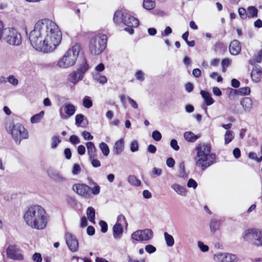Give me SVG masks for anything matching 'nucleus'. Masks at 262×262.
<instances>
[{"label": "nucleus", "instance_id": "1", "mask_svg": "<svg viewBox=\"0 0 262 262\" xmlns=\"http://www.w3.org/2000/svg\"><path fill=\"white\" fill-rule=\"evenodd\" d=\"M61 33L58 26L49 19L38 21L29 34L32 47L43 53L53 51L60 43Z\"/></svg>", "mask_w": 262, "mask_h": 262}, {"label": "nucleus", "instance_id": "2", "mask_svg": "<svg viewBox=\"0 0 262 262\" xmlns=\"http://www.w3.org/2000/svg\"><path fill=\"white\" fill-rule=\"evenodd\" d=\"M24 220L29 227L37 230L46 228L48 219L45 209L39 205L29 207L24 215Z\"/></svg>", "mask_w": 262, "mask_h": 262}, {"label": "nucleus", "instance_id": "3", "mask_svg": "<svg viewBox=\"0 0 262 262\" xmlns=\"http://www.w3.org/2000/svg\"><path fill=\"white\" fill-rule=\"evenodd\" d=\"M197 156L195 158L198 167L204 170L215 162V155L211 153L210 144H200L196 147Z\"/></svg>", "mask_w": 262, "mask_h": 262}, {"label": "nucleus", "instance_id": "4", "mask_svg": "<svg viewBox=\"0 0 262 262\" xmlns=\"http://www.w3.org/2000/svg\"><path fill=\"white\" fill-rule=\"evenodd\" d=\"M242 239L254 247H262V229L257 228L245 230L241 235Z\"/></svg>", "mask_w": 262, "mask_h": 262}, {"label": "nucleus", "instance_id": "5", "mask_svg": "<svg viewBox=\"0 0 262 262\" xmlns=\"http://www.w3.org/2000/svg\"><path fill=\"white\" fill-rule=\"evenodd\" d=\"M5 128L17 144H19L22 140L27 139L29 137L27 130L19 123H7Z\"/></svg>", "mask_w": 262, "mask_h": 262}, {"label": "nucleus", "instance_id": "6", "mask_svg": "<svg viewBox=\"0 0 262 262\" xmlns=\"http://www.w3.org/2000/svg\"><path fill=\"white\" fill-rule=\"evenodd\" d=\"M79 45L75 44L69 49L58 61L57 65L61 68H67L75 64L80 51Z\"/></svg>", "mask_w": 262, "mask_h": 262}, {"label": "nucleus", "instance_id": "7", "mask_svg": "<svg viewBox=\"0 0 262 262\" xmlns=\"http://www.w3.org/2000/svg\"><path fill=\"white\" fill-rule=\"evenodd\" d=\"M107 38L104 34H98L92 36L89 41V49L91 54H100L105 49Z\"/></svg>", "mask_w": 262, "mask_h": 262}, {"label": "nucleus", "instance_id": "8", "mask_svg": "<svg viewBox=\"0 0 262 262\" xmlns=\"http://www.w3.org/2000/svg\"><path fill=\"white\" fill-rule=\"evenodd\" d=\"M113 20L116 24L123 23L125 25L138 26L139 20L127 12L117 11L114 14Z\"/></svg>", "mask_w": 262, "mask_h": 262}, {"label": "nucleus", "instance_id": "9", "mask_svg": "<svg viewBox=\"0 0 262 262\" xmlns=\"http://www.w3.org/2000/svg\"><path fill=\"white\" fill-rule=\"evenodd\" d=\"M4 40L8 44L13 46H19L22 42V37L20 33L13 28L5 30Z\"/></svg>", "mask_w": 262, "mask_h": 262}, {"label": "nucleus", "instance_id": "10", "mask_svg": "<svg viewBox=\"0 0 262 262\" xmlns=\"http://www.w3.org/2000/svg\"><path fill=\"white\" fill-rule=\"evenodd\" d=\"M153 237V232L150 229L138 230L133 232L131 235L133 239L136 241H147Z\"/></svg>", "mask_w": 262, "mask_h": 262}, {"label": "nucleus", "instance_id": "11", "mask_svg": "<svg viewBox=\"0 0 262 262\" xmlns=\"http://www.w3.org/2000/svg\"><path fill=\"white\" fill-rule=\"evenodd\" d=\"M7 257L14 260H22L24 259L21 249L16 245H9L6 250Z\"/></svg>", "mask_w": 262, "mask_h": 262}, {"label": "nucleus", "instance_id": "12", "mask_svg": "<svg viewBox=\"0 0 262 262\" xmlns=\"http://www.w3.org/2000/svg\"><path fill=\"white\" fill-rule=\"evenodd\" d=\"M73 189L78 194L82 196L85 198H89L91 197V187L86 184H74L73 186Z\"/></svg>", "mask_w": 262, "mask_h": 262}, {"label": "nucleus", "instance_id": "13", "mask_svg": "<svg viewBox=\"0 0 262 262\" xmlns=\"http://www.w3.org/2000/svg\"><path fill=\"white\" fill-rule=\"evenodd\" d=\"M66 244L72 252H76L78 249V242L76 237L70 233L65 234Z\"/></svg>", "mask_w": 262, "mask_h": 262}, {"label": "nucleus", "instance_id": "14", "mask_svg": "<svg viewBox=\"0 0 262 262\" xmlns=\"http://www.w3.org/2000/svg\"><path fill=\"white\" fill-rule=\"evenodd\" d=\"M229 51L232 55H237L241 51V42L236 39L232 41L229 46Z\"/></svg>", "mask_w": 262, "mask_h": 262}, {"label": "nucleus", "instance_id": "15", "mask_svg": "<svg viewBox=\"0 0 262 262\" xmlns=\"http://www.w3.org/2000/svg\"><path fill=\"white\" fill-rule=\"evenodd\" d=\"M47 173L48 176L56 182L60 183L66 180V179L60 173L52 168L49 169Z\"/></svg>", "mask_w": 262, "mask_h": 262}, {"label": "nucleus", "instance_id": "16", "mask_svg": "<svg viewBox=\"0 0 262 262\" xmlns=\"http://www.w3.org/2000/svg\"><path fill=\"white\" fill-rule=\"evenodd\" d=\"M262 71L260 68L255 67L253 69L251 73V77L252 80L254 82H258L261 78Z\"/></svg>", "mask_w": 262, "mask_h": 262}, {"label": "nucleus", "instance_id": "17", "mask_svg": "<svg viewBox=\"0 0 262 262\" xmlns=\"http://www.w3.org/2000/svg\"><path fill=\"white\" fill-rule=\"evenodd\" d=\"M123 227L121 223H117L113 228V236L116 239L121 238L123 233Z\"/></svg>", "mask_w": 262, "mask_h": 262}, {"label": "nucleus", "instance_id": "18", "mask_svg": "<svg viewBox=\"0 0 262 262\" xmlns=\"http://www.w3.org/2000/svg\"><path fill=\"white\" fill-rule=\"evenodd\" d=\"M85 145L87 148L89 159L96 158L97 157L96 148L94 144L92 142H88L86 143Z\"/></svg>", "mask_w": 262, "mask_h": 262}, {"label": "nucleus", "instance_id": "19", "mask_svg": "<svg viewBox=\"0 0 262 262\" xmlns=\"http://www.w3.org/2000/svg\"><path fill=\"white\" fill-rule=\"evenodd\" d=\"M241 104L245 112H250L252 108L253 103L249 97H245L241 101Z\"/></svg>", "mask_w": 262, "mask_h": 262}, {"label": "nucleus", "instance_id": "20", "mask_svg": "<svg viewBox=\"0 0 262 262\" xmlns=\"http://www.w3.org/2000/svg\"><path fill=\"white\" fill-rule=\"evenodd\" d=\"M80 73L77 70L74 71L68 76V79L73 84H76L79 81L81 80L83 77L82 76L80 77Z\"/></svg>", "mask_w": 262, "mask_h": 262}, {"label": "nucleus", "instance_id": "21", "mask_svg": "<svg viewBox=\"0 0 262 262\" xmlns=\"http://www.w3.org/2000/svg\"><path fill=\"white\" fill-rule=\"evenodd\" d=\"M200 94L204 99L206 105H210L214 102L211 94L208 92L201 90Z\"/></svg>", "mask_w": 262, "mask_h": 262}, {"label": "nucleus", "instance_id": "22", "mask_svg": "<svg viewBox=\"0 0 262 262\" xmlns=\"http://www.w3.org/2000/svg\"><path fill=\"white\" fill-rule=\"evenodd\" d=\"M89 69V66L85 58H83L79 64V67L77 70L80 73V76L81 77L82 76L83 77V75L88 71Z\"/></svg>", "mask_w": 262, "mask_h": 262}, {"label": "nucleus", "instance_id": "23", "mask_svg": "<svg viewBox=\"0 0 262 262\" xmlns=\"http://www.w3.org/2000/svg\"><path fill=\"white\" fill-rule=\"evenodd\" d=\"M123 148L124 140L123 139H121L115 142L114 146V152L116 155H118L122 152Z\"/></svg>", "mask_w": 262, "mask_h": 262}, {"label": "nucleus", "instance_id": "24", "mask_svg": "<svg viewBox=\"0 0 262 262\" xmlns=\"http://www.w3.org/2000/svg\"><path fill=\"white\" fill-rule=\"evenodd\" d=\"M171 187L177 192L178 194L182 196H186L187 191L186 189L182 186L178 184H173L171 185Z\"/></svg>", "mask_w": 262, "mask_h": 262}, {"label": "nucleus", "instance_id": "25", "mask_svg": "<svg viewBox=\"0 0 262 262\" xmlns=\"http://www.w3.org/2000/svg\"><path fill=\"white\" fill-rule=\"evenodd\" d=\"M76 110V107L72 104L68 103L64 105V111L68 117H71L74 115L75 113Z\"/></svg>", "mask_w": 262, "mask_h": 262}, {"label": "nucleus", "instance_id": "26", "mask_svg": "<svg viewBox=\"0 0 262 262\" xmlns=\"http://www.w3.org/2000/svg\"><path fill=\"white\" fill-rule=\"evenodd\" d=\"M86 214L89 220L93 224H95V210L92 207H89L86 210Z\"/></svg>", "mask_w": 262, "mask_h": 262}, {"label": "nucleus", "instance_id": "27", "mask_svg": "<svg viewBox=\"0 0 262 262\" xmlns=\"http://www.w3.org/2000/svg\"><path fill=\"white\" fill-rule=\"evenodd\" d=\"M184 137L186 141L190 142H195L199 137V136L195 135L191 132H185L184 134Z\"/></svg>", "mask_w": 262, "mask_h": 262}, {"label": "nucleus", "instance_id": "28", "mask_svg": "<svg viewBox=\"0 0 262 262\" xmlns=\"http://www.w3.org/2000/svg\"><path fill=\"white\" fill-rule=\"evenodd\" d=\"M127 181L130 185L138 187L141 185V181L134 175H129L127 178Z\"/></svg>", "mask_w": 262, "mask_h": 262}, {"label": "nucleus", "instance_id": "29", "mask_svg": "<svg viewBox=\"0 0 262 262\" xmlns=\"http://www.w3.org/2000/svg\"><path fill=\"white\" fill-rule=\"evenodd\" d=\"M94 80L101 84H104L107 82V78L105 76L100 75L99 73L94 72L93 74Z\"/></svg>", "mask_w": 262, "mask_h": 262}, {"label": "nucleus", "instance_id": "30", "mask_svg": "<svg viewBox=\"0 0 262 262\" xmlns=\"http://www.w3.org/2000/svg\"><path fill=\"white\" fill-rule=\"evenodd\" d=\"M164 236L167 246L170 247L173 246L174 244L173 236L166 232H164Z\"/></svg>", "mask_w": 262, "mask_h": 262}, {"label": "nucleus", "instance_id": "31", "mask_svg": "<svg viewBox=\"0 0 262 262\" xmlns=\"http://www.w3.org/2000/svg\"><path fill=\"white\" fill-rule=\"evenodd\" d=\"M234 133L232 130H227L224 135L225 144L226 145L231 142L234 139Z\"/></svg>", "mask_w": 262, "mask_h": 262}, {"label": "nucleus", "instance_id": "32", "mask_svg": "<svg viewBox=\"0 0 262 262\" xmlns=\"http://www.w3.org/2000/svg\"><path fill=\"white\" fill-rule=\"evenodd\" d=\"M143 6L145 9L150 10L155 8L156 4L154 0H144Z\"/></svg>", "mask_w": 262, "mask_h": 262}, {"label": "nucleus", "instance_id": "33", "mask_svg": "<svg viewBox=\"0 0 262 262\" xmlns=\"http://www.w3.org/2000/svg\"><path fill=\"white\" fill-rule=\"evenodd\" d=\"M225 262H237L238 257L236 254L225 252Z\"/></svg>", "mask_w": 262, "mask_h": 262}, {"label": "nucleus", "instance_id": "34", "mask_svg": "<svg viewBox=\"0 0 262 262\" xmlns=\"http://www.w3.org/2000/svg\"><path fill=\"white\" fill-rule=\"evenodd\" d=\"M225 252H220L213 255V259L216 262H225Z\"/></svg>", "mask_w": 262, "mask_h": 262}, {"label": "nucleus", "instance_id": "35", "mask_svg": "<svg viewBox=\"0 0 262 262\" xmlns=\"http://www.w3.org/2000/svg\"><path fill=\"white\" fill-rule=\"evenodd\" d=\"M44 115V112L41 111L38 114H37L33 116L31 118V122L33 124L37 123L40 122L41 119L43 118Z\"/></svg>", "mask_w": 262, "mask_h": 262}, {"label": "nucleus", "instance_id": "36", "mask_svg": "<svg viewBox=\"0 0 262 262\" xmlns=\"http://www.w3.org/2000/svg\"><path fill=\"white\" fill-rule=\"evenodd\" d=\"M249 17H256L257 16L258 10L254 6H249L247 8Z\"/></svg>", "mask_w": 262, "mask_h": 262}, {"label": "nucleus", "instance_id": "37", "mask_svg": "<svg viewBox=\"0 0 262 262\" xmlns=\"http://www.w3.org/2000/svg\"><path fill=\"white\" fill-rule=\"evenodd\" d=\"M99 147L104 156H107L109 155L110 149L108 145L105 143H100Z\"/></svg>", "mask_w": 262, "mask_h": 262}, {"label": "nucleus", "instance_id": "38", "mask_svg": "<svg viewBox=\"0 0 262 262\" xmlns=\"http://www.w3.org/2000/svg\"><path fill=\"white\" fill-rule=\"evenodd\" d=\"M83 105L86 108L91 107L93 105L92 101L91 98L89 96H85L82 100Z\"/></svg>", "mask_w": 262, "mask_h": 262}, {"label": "nucleus", "instance_id": "39", "mask_svg": "<svg viewBox=\"0 0 262 262\" xmlns=\"http://www.w3.org/2000/svg\"><path fill=\"white\" fill-rule=\"evenodd\" d=\"M84 119V116L81 114H79L75 116V125L77 127L81 126V123L83 122Z\"/></svg>", "mask_w": 262, "mask_h": 262}, {"label": "nucleus", "instance_id": "40", "mask_svg": "<svg viewBox=\"0 0 262 262\" xmlns=\"http://www.w3.org/2000/svg\"><path fill=\"white\" fill-rule=\"evenodd\" d=\"M239 95H249L250 94V89L248 86L241 88L238 89Z\"/></svg>", "mask_w": 262, "mask_h": 262}, {"label": "nucleus", "instance_id": "41", "mask_svg": "<svg viewBox=\"0 0 262 262\" xmlns=\"http://www.w3.org/2000/svg\"><path fill=\"white\" fill-rule=\"evenodd\" d=\"M179 177L181 178H185L186 177V173L185 170V165L183 162L179 164Z\"/></svg>", "mask_w": 262, "mask_h": 262}, {"label": "nucleus", "instance_id": "42", "mask_svg": "<svg viewBox=\"0 0 262 262\" xmlns=\"http://www.w3.org/2000/svg\"><path fill=\"white\" fill-rule=\"evenodd\" d=\"M130 151L133 152L137 151L139 150V144L137 140L132 142L130 146Z\"/></svg>", "mask_w": 262, "mask_h": 262}, {"label": "nucleus", "instance_id": "43", "mask_svg": "<svg viewBox=\"0 0 262 262\" xmlns=\"http://www.w3.org/2000/svg\"><path fill=\"white\" fill-rule=\"evenodd\" d=\"M152 138L156 141H159L162 139V135L160 132L155 130L152 133Z\"/></svg>", "mask_w": 262, "mask_h": 262}, {"label": "nucleus", "instance_id": "44", "mask_svg": "<svg viewBox=\"0 0 262 262\" xmlns=\"http://www.w3.org/2000/svg\"><path fill=\"white\" fill-rule=\"evenodd\" d=\"M61 142V140L59 139V137L56 136H54L52 138V145L51 147L52 148H55L58 144H59Z\"/></svg>", "mask_w": 262, "mask_h": 262}, {"label": "nucleus", "instance_id": "45", "mask_svg": "<svg viewBox=\"0 0 262 262\" xmlns=\"http://www.w3.org/2000/svg\"><path fill=\"white\" fill-rule=\"evenodd\" d=\"M198 245L202 252H206L209 251V247L207 245H205L202 242H198Z\"/></svg>", "mask_w": 262, "mask_h": 262}, {"label": "nucleus", "instance_id": "46", "mask_svg": "<svg viewBox=\"0 0 262 262\" xmlns=\"http://www.w3.org/2000/svg\"><path fill=\"white\" fill-rule=\"evenodd\" d=\"M210 229L212 231H216L219 228V223L215 220H212L210 224Z\"/></svg>", "mask_w": 262, "mask_h": 262}, {"label": "nucleus", "instance_id": "47", "mask_svg": "<svg viewBox=\"0 0 262 262\" xmlns=\"http://www.w3.org/2000/svg\"><path fill=\"white\" fill-rule=\"evenodd\" d=\"M69 141L73 145L78 144L80 142L79 138L76 135H72L69 138Z\"/></svg>", "mask_w": 262, "mask_h": 262}, {"label": "nucleus", "instance_id": "48", "mask_svg": "<svg viewBox=\"0 0 262 262\" xmlns=\"http://www.w3.org/2000/svg\"><path fill=\"white\" fill-rule=\"evenodd\" d=\"M8 81L13 85H17L18 83V80L13 75H10L7 78Z\"/></svg>", "mask_w": 262, "mask_h": 262}, {"label": "nucleus", "instance_id": "49", "mask_svg": "<svg viewBox=\"0 0 262 262\" xmlns=\"http://www.w3.org/2000/svg\"><path fill=\"white\" fill-rule=\"evenodd\" d=\"M238 12L240 17L242 19H245L247 17V14L246 13V10L244 8H239L238 10Z\"/></svg>", "mask_w": 262, "mask_h": 262}, {"label": "nucleus", "instance_id": "50", "mask_svg": "<svg viewBox=\"0 0 262 262\" xmlns=\"http://www.w3.org/2000/svg\"><path fill=\"white\" fill-rule=\"evenodd\" d=\"M99 225L101 227V231L102 233H106L107 231V224L104 221H100L99 223Z\"/></svg>", "mask_w": 262, "mask_h": 262}, {"label": "nucleus", "instance_id": "51", "mask_svg": "<svg viewBox=\"0 0 262 262\" xmlns=\"http://www.w3.org/2000/svg\"><path fill=\"white\" fill-rule=\"evenodd\" d=\"M187 186L189 188L195 189L198 186V183L193 179H190L187 182Z\"/></svg>", "mask_w": 262, "mask_h": 262}, {"label": "nucleus", "instance_id": "52", "mask_svg": "<svg viewBox=\"0 0 262 262\" xmlns=\"http://www.w3.org/2000/svg\"><path fill=\"white\" fill-rule=\"evenodd\" d=\"M145 250L147 253L151 254L156 252V248L151 245H148L145 246Z\"/></svg>", "mask_w": 262, "mask_h": 262}, {"label": "nucleus", "instance_id": "53", "mask_svg": "<svg viewBox=\"0 0 262 262\" xmlns=\"http://www.w3.org/2000/svg\"><path fill=\"white\" fill-rule=\"evenodd\" d=\"M82 136L86 140H92L93 139V136L87 131H83L82 133Z\"/></svg>", "mask_w": 262, "mask_h": 262}, {"label": "nucleus", "instance_id": "54", "mask_svg": "<svg viewBox=\"0 0 262 262\" xmlns=\"http://www.w3.org/2000/svg\"><path fill=\"white\" fill-rule=\"evenodd\" d=\"M90 160H91V164L94 167H99L101 166L100 162L95 158L90 159Z\"/></svg>", "mask_w": 262, "mask_h": 262}, {"label": "nucleus", "instance_id": "55", "mask_svg": "<svg viewBox=\"0 0 262 262\" xmlns=\"http://www.w3.org/2000/svg\"><path fill=\"white\" fill-rule=\"evenodd\" d=\"M117 223H121H121H124L126 227H127L128 226V224L127 223L126 219H125V216L122 214H120L118 216Z\"/></svg>", "mask_w": 262, "mask_h": 262}, {"label": "nucleus", "instance_id": "56", "mask_svg": "<svg viewBox=\"0 0 262 262\" xmlns=\"http://www.w3.org/2000/svg\"><path fill=\"white\" fill-rule=\"evenodd\" d=\"M170 146L174 150L177 151L179 149V146L178 145V142L175 139H172L170 141Z\"/></svg>", "mask_w": 262, "mask_h": 262}, {"label": "nucleus", "instance_id": "57", "mask_svg": "<svg viewBox=\"0 0 262 262\" xmlns=\"http://www.w3.org/2000/svg\"><path fill=\"white\" fill-rule=\"evenodd\" d=\"M92 193L94 195H97L100 193V187L99 185H97L91 188Z\"/></svg>", "mask_w": 262, "mask_h": 262}, {"label": "nucleus", "instance_id": "58", "mask_svg": "<svg viewBox=\"0 0 262 262\" xmlns=\"http://www.w3.org/2000/svg\"><path fill=\"white\" fill-rule=\"evenodd\" d=\"M32 259L34 261H35L36 262H41L42 261V257L41 255L39 253H35L33 255Z\"/></svg>", "mask_w": 262, "mask_h": 262}, {"label": "nucleus", "instance_id": "59", "mask_svg": "<svg viewBox=\"0 0 262 262\" xmlns=\"http://www.w3.org/2000/svg\"><path fill=\"white\" fill-rule=\"evenodd\" d=\"M126 99L128 100L129 103H130V105L134 108H137L138 107V105L137 103V102L134 100L133 99H132L130 97L127 96Z\"/></svg>", "mask_w": 262, "mask_h": 262}, {"label": "nucleus", "instance_id": "60", "mask_svg": "<svg viewBox=\"0 0 262 262\" xmlns=\"http://www.w3.org/2000/svg\"><path fill=\"white\" fill-rule=\"evenodd\" d=\"M136 79L140 80V81H143L144 79V74L142 72V71L139 70L136 73Z\"/></svg>", "mask_w": 262, "mask_h": 262}, {"label": "nucleus", "instance_id": "61", "mask_svg": "<svg viewBox=\"0 0 262 262\" xmlns=\"http://www.w3.org/2000/svg\"><path fill=\"white\" fill-rule=\"evenodd\" d=\"M175 164V161L172 158H168L166 160V165L168 167L172 168Z\"/></svg>", "mask_w": 262, "mask_h": 262}, {"label": "nucleus", "instance_id": "62", "mask_svg": "<svg viewBox=\"0 0 262 262\" xmlns=\"http://www.w3.org/2000/svg\"><path fill=\"white\" fill-rule=\"evenodd\" d=\"M77 152L79 155H83L85 152V148L84 145H80L77 147Z\"/></svg>", "mask_w": 262, "mask_h": 262}, {"label": "nucleus", "instance_id": "63", "mask_svg": "<svg viewBox=\"0 0 262 262\" xmlns=\"http://www.w3.org/2000/svg\"><path fill=\"white\" fill-rule=\"evenodd\" d=\"M81 170L79 165L77 164H75L73 166L72 173L74 174H77Z\"/></svg>", "mask_w": 262, "mask_h": 262}, {"label": "nucleus", "instance_id": "64", "mask_svg": "<svg viewBox=\"0 0 262 262\" xmlns=\"http://www.w3.org/2000/svg\"><path fill=\"white\" fill-rule=\"evenodd\" d=\"M231 60L228 58H224L222 60L221 64L222 67H228L231 64Z\"/></svg>", "mask_w": 262, "mask_h": 262}]
</instances>
